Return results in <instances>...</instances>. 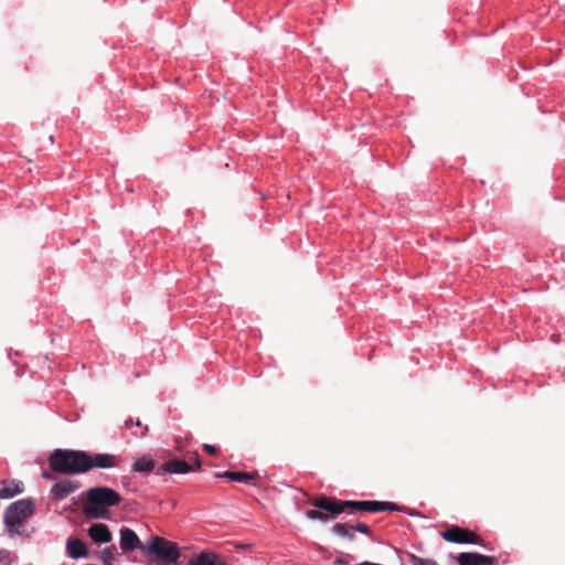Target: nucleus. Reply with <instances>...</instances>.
Instances as JSON below:
<instances>
[{
    "instance_id": "bb28decb",
    "label": "nucleus",
    "mask_w": 565,
    "mask_h": 565,
    "mask_svg": "<svg viewBox=\"0 0 565 565\" xmlns=\"http://www.w3.org/2000/svg\"><path fill=\"white\" fill-rule=\"evenodd\" d=\"M201 467H202V460H201L199 454H195V461H194V468L193 469L194 470L195 469H201Z\"/></svg>"
},
{
    "instance_id": "4468645a",
    "label": "nucleus",
    "mask_w": 565,
    "mask_h": 565,
    "mask_svg": "<svg viewBox=\"0 0 565 565\" xmlns=\"http://www.w3.org/2000/svg\"><path fill=\"white\" fill-rule=\"evenodd\" d=\"M66 552L67 556L73 559L87 558L89 556L86 544L79 539H68Z\"/></svg>"
},
{
    "instance_id": "39448f33",
    "label": "nucleus",
    "mask_w": 565,
    "mask_h": 565,
    "mask_svg": "<svg viewBox=\"0 0 565 565\" xmlns=\"http://www.w3.org/2000/svg\"><path fill=\"white\" fill-rule=\"evenodd\" d=\"M440 536L449 543L475 544L484 547V544L481 543L480 537L475 532L459 525L448 526L440 532Z\"/></svg>"
},
{
    "instance_id": "412c9836",
    "label": "nucleus",
    "mask_w": 565,
    "mask_h": 565,
    "mask_svg": "<svg viewBox=\"0 0 565 565\" xmlns=\"http://www.w3.org/2000/svg\"><path fill=\"white\" fill-rule=\"evenodd\" d=\"M132 426H136V427H139V428L142 429L140 433H138V431L132 433V435L136 436V437H145L146 434L148 433V426L147 425H142V423L140 422L139 418L136 419V420H134L132 418H128V419L125 420V423H124V428L125 429H129Z\"/></svg>"
},
{
    "instance_id": "f3484780",
    "label": "nucleus",
    "mask_w": 565,
    "mask_h": 565,
    "mask_svg": "<svg viewBox=\"0 0 565 565\" xmlns=\"http://www.w3.org/2000/svg\"><path fill=\"white\" fill-rule=\"evenodd\" d=\"M216 478H225L233 482H239V483H250L255 480L256 473L254 472H246V471H231L226 470L224 472H216Z\"/></svg>"
},
{
    "instance_id": "6e6552de",
    "label": "nucleus",
    "mask_w": 565,
    "mask_h": 565,
    "mask_svg": "<svg viewBox=\"0 0 565 565\" xmlns=\"http://www.w3.org/2000/svg\"><path fill=\"white\" fill-rule=\"evenodd\" d=\"M191 471H194V469L189 462L180 458H172L160 465L156 470V475L160 477L166 473L185 475Z\"/></svg>"
},
{
    "instance_id": "0eeeda50",
    "label": "nucleus",
    "mask_w": 565,
    "mask_h": 565,
    "mask_svg": "<svg viewBox=\"0 0 565 565\" xmlns=\"http://www.w3.org/2000/svg\"><path fill=\"white\" fill-rule=\"evenodd\" d=\"M310 503L315 508L329 513L331 518L338 516L347 511L345 500H340L334 497H329L326 494H321L315 498L313 500L310 501Z\"/></svg>"
},
{
    "instance_id": "c756f323",
    "label": "nucleus",
    "mask_w": 565,
    "mask_h": 565,
    "mask_svg": "<svg viewBox=\"0 0 565 565\" xmlns=\"http://www.w3.org/2000/svg\"><path fill=\"white\" fill-rule=\"evenodd\" d=\"M7 554V551L6 550H0V555H4Z\"/></svg>"
},
{
    "instance_id": "5701e85b",
    "label": "nucleus",
    "mask_w": 565,
    "mask_h": 565,
    "mask_svg": "<svg viewBox=\"0 0 565 565\" xmlns=\"http://www.w3.org/2000/svg\"><path fill=\"white\" fill-rule=\"evenodd\" d=\"M353 526H354V531H356L359 533L365 534L367 536L372 535L371 527L365 523L358 522Z\"/></svg>"
},
{
    "instance_id": "f03ea898",
    "label": "nucleus",
    "mask_w": 565,
    "mask_h": 565,
    "mask_svg": "<svg viewBox=\"0 0 565 565\" xmlns=\"http://www.w3.org/2000/svg\"><path fill=\"white\" fill-rule=\"evenodd\" d=\"M51 471L65 476L86 473L85 450L54 449L47 458Z\"/></svg>"
},
{
    "instance_id": "423d86ee",
    "label": "nucleus",
    "mask_w": 565,
    "mask_h": 565,
    "mask_svg": "<svg viewBox=\"0 0 565 565\" xmlns=\"http://www.w3.org/2000/svg\"><path fill=\"white\" fill-rule=\"evenodd\" d=\"M121 458L109 452H88L85 451V470L93 469H113L119 466Z\"/></svg>"
},
{
    "instance_id": "cd10ccee",
    "label": "nucleus",
    "mask_w": 565,
    "mask_h": 565,
    "mask_svg": "<svg viewBox=\"0 0 565 565\" xmlns=\"http://www.w3.org/2000/svg\"><path fill=\"white\" fill-rule=\"evenodd\" d=\"M41 476H42V478H44L46 480H54L55 479V476L52 472H49V471H43Z\"/></svg>"
},
{
    "instance_id": "c85d7f7f",
    "label": "nucleus",
    "mask_w": 565,
    "mask_h": 565,
    "mask_svg": "<svg viewBox=\"0 0 565 565\" xmlns=\"http://www.w3.org/2000/svg\"><path fill=\"white\" fill-rule=\"evenodd\" d=\"M8 553L4 555H0V563L6 562L8 559Z\"/></svg>"
},
{
    "instance_id": "ddd939ff",
    "label": "nucleus",
    "mask_w": 565,
    "mask_h": 565,
    "mask_svg": "<svg viewBox=\"0 0 565 565\" xmlns=\"http://www.w3.org/2000/svg\"><path fill=\"white\" fill-rule=\"evenodd\" d=\"M24 491V483L15 479L0 480V499L9 500Z\"/></svg>"
},
{
    "instance_id": "2eb2a0df",
    "label": "nucleus",
    "mask_w": 565,
    "mask_h": 565,
    "mask_svg": "<svg viewBox=\"0 0 565 565\" xmlns=\"http://www.w3.org/2000/svg\"><path fill=\"white\" fill-rule=\"evenodd\" d=\"M89 537L96 543H108L111 541V532L104 523H93L87 531Z\"/></svg>"
},
{
    "instance_id": "6ab92c4d",
    "label": "nucleus",
    "mask_w": 565,
    "mask_h": 565,
    "mask_svg": "<svg viewBox=\"0 0 565 565\" xmlns=\"http://www.w3.org/2000/svg\"><path fill=\"white\" fill-rule=\"evenodd\" d=\"M354 526L342 523H335L332 527V533L342 537H347L350 541L355 539Z\"/></svg>"
},
{
    "instance_id": "a878e982",
    "label": "nucleus",
    "mask_w": 565,
    "mask_h": 565,
    "mask_svg": "<svg viewBox=\"0 0 565 565\" xmlns=\"http://www.w3.org/2000/svg\"><path fill=\"white\" fill-rule=\"evenodd\" d=\"M331 519V515L322 510H320V518H318V521H321L323 523L328 522Z\"/></svg>"
},
{
    "instance_id": "9b49d317",
    "label": "nucleus",
    "mask_w": 565,
    "mask_h": 565,
    "mask_svg": "<svg viewBox=\"0 0 565 565\" xmlns=\"http://www.w3.org/2000/svg\"><path fill=\"white\" fill-rule=\"evenodd\" d=\"M79 487L81 482L77 480H64L51 487L50 497L54 501H61L75 492Z\"/></svg>"
},
{
    "instance_id": "1a4fd4ad",
    "label": "nucleus",
    "mask_w": 565,
    "mask_h": 565,
    "mask_svg": "<svg viewBox=\"0 0 565 565\" xmlns=\"http://www.w3.org/2000/svg\"><path fill=\"white\" fill-rule=\"evenodd\" d=\"M119 546L125 553L143 547L137 533L127 526H122L119 531Z\"/></svg>"
},
{
    "instance_id": "dca6fc26",
    "label": "nucleus",
    "mask_w": 565,
    "mask_h": 565,
    "mask_svg": "<svg viewBox=\"0 0 565 565\" xmlns=\"http://www.w3.org/2000/svg\"><path fill=\"white\" fill-rule=\"evenodd\" d=\"M345 509L349 514L355 512H370L376 513V501L375 500H345Z\"/></svg>"
},
{
    "instance_id": "f8f14e48",
    "label": "nucleus",
    "mask_w": 565,
    "mask_h": 565,
    "mask_svg": "<svg viewBox=\"0 0 565 565\" xmlns=\"http://www.w3.org/2000/svg\"><path fill=\"white\" fill-rule=\"evenodd\" d=\"M156 460L150 455H141L134 459L131 463V475L148 476L151 472L156 473Z\"/></svg>"
},
{
    "instance_id": "b1692460",
    "label": "nucleus",
    "mask_w": 565,
    "mask_h": 565,
    "mask_svg": "<svg viewBox=\"0 0 565 565\" xmlns=\"http://www.w3.org/2000/svg\"><path fill=\"white\" fill-rule=\"evenodd\" d=\"M203 449H204V451H206L209 455H212V456H214L218 452V448L211 444H203Z\"/></svg>"
},
{
    "instance_id": "9d476101",
    "label": "nucleus",
    "mask_w": 565,
    "mask_h": 565,
    "mask_svg": "<svg viewBox=\"0 0 565 565\" xmlns=\"http://www.w3.org/2000/svg\"><path fill=\"white\" fill-rule=\"evenodd\" d=\"M459 565H492L495 557L478 552H463L457 556L450 554Z\"/></svg>"
},
{
    "instance_id": "393cba45",
    "label": "nucleus",
    "mask_w": 565,
    "mask_h": 565,
    "mask_svg": "<svg viewBox=\"0 0 565 565\" xmlns=\"http://www.w3.org/2000/svg\"><path fill=\"white\" fill-rule=\"evenodd\" d=\"M306 516L310 520H317L318 518H320V510L317 508L312 510H307Z\"/></svg>"
},
{
    "instance_id": "7ed1b4c3",
    "label": "nucleus",
    "mask_w": 565,
    "mask_h": 565,
    "mask_svg": "<svg viewBox=\"0 0 565 565\" xmlns=\"http://www.w3.org/2000/svg\"><path fill=\"white\" fill-rule=\"evenodd\" d=\"M35 511V503L32 498L19 499L10 503L3 512V523L6 531L10 536L24 535L30 536L29 533H24L20 527L22 524L30 519Z\"/></svg>"
},
{
    "instance_id": "f257e3e1",
    "label": "nucleus",
    "mask_w": 565,
    "mask_h": 565,
    "mask_svg": "<svg viewBox=\"0 0 565 565\" xmlns=\"http://www.w3.org/2000/svg\"><path fill=\"white\" fill-rule=\"evenodd\" d=\"M122 498L118 491L106 486L88 489L83 507L84 514L89 519H109V508L116 507Z\"/></svg>"
},
{
    "instance_id": "4be33fe9",
    "label": "nucleus",
    "mask_w": 565,
    "mask_h": 565,
    "mask_svg": "<svg viewBox=\"0 0 565 565\" xmlns=\"http://www.w3.org/2000/svg\"><path fill=\"white\" fill-rule=\"evenodd\" d=\"M117 552L116 545L106 546L99 556V559L104 565H111L115 561V553Z\"/></svg>"
},
{
    "instance_id": "20e7f679",
    "label": "nucleus",
    "mask_w": 565,
    "mask_h": 565,
    "mask_svg": "<svg viewBox=\"0 0 565 565\" xmlns=\"http://www.w3.org/2000/svg\"><path fill=\"white\" fill-rule=\"evenodd\" d=\"M147 552L166 565L175 564L180 556V547L175 542L154 535L147 546Z\"/></svg>"
},
{
    "instance_id": "aec40b11",
    "label": "nucleus",
    "mask_w": 565,
    "mask_h": 565,
    "mask_svg": "<svg viewBox=\"0 0 565 565\" xmlns=\"http://www.w3.org/2000/svg\"><path fill=\"white\" fill-rule=\"evenodd\" d=\"M406 512L405 507L398 505L394 502L376 501V513L377 512Z\"/></svg>"
},
{
    "instance_id": "a211bd4d",
    "label": "nucleus",
    "mask_w": 565,
    "mask_h": 565,
    "mask_svg": "<svg viewBox=\"0 0 565 565\" xmlns=\"http://www.w3.org/2000/svg\"><path fill=\"white\" fill-rule=\"evenodd\" d=\"M188 565H223L220 556L212 552H201L193 555Z\"/></svg>"
}]
</instances>
